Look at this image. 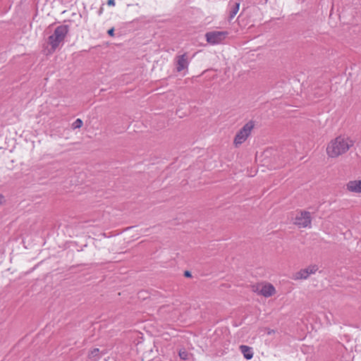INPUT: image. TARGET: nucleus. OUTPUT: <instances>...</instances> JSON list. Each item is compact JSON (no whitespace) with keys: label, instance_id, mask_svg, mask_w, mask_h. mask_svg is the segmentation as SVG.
I'll return each mask as SVG.
<instances>
[{"label":"nucleus","instance_id":"ddd939ff","mask_svg":"<svg viewBox=\"0 0 361 361\" xmlns=\"http://www.w3.org/2000/svg\"><path fill=\"white\" fill-rule=\"evenodd\" d=\"M241 353L246 360H250L253 357V350L251 347L247 345H241L240 346Z\"/></svg>","mask_w":361,"mask_h":361},{"label":"nucleus","instance_id":"39448f33","mask_svg":"<svg viewBox=\"0 0 361 361\" xmlns=\"http://www.w3.org/2000/svg\"><path fill=\"white\" fill-rule=\"evenodd\" d=\"M228 35L227 32L224 31H212L206 33L207 42L211 44L221 43Z\"/></svg>","mask_w":361,"mask_h":361},{"label":"nucleus","instance_id":"dca6fc26","mask_svg":"<svg viewBox=\"0 0 361 361\" xmlns=\"http://www.w3.org/2000/svg\"><path fill=\"white\" fill-rule=\"evenodd\" d=\"M107 34L111 36V37H114V27H111L110 28L108 31H107Z\"/></svg>","mask_w":361,"mask_h":361},{"label":"nucleus","instance_id":"2eb2a0df","mask_svg":"<svg viewBox=\"0 0 361 361\" xmlns=\"http://www.w3.org/2000/svg\"><path fill=\"white\" fill-rule=\"evenodd\" d=\"M178 355L180 358L183 360H186L188 359V353L185 350H180L178 353Z\"/></svg>","mask_w":361,"mask_h":361},{"label":"nucleus","instance_id":"a211bd4d","mask_svg":"<svg viewBox=\"0 0 361 361\" xmlns=\"http://www.w3.org/2000/svg\"><path fill=\"white\" fill-rule=\"evenodd\" d=\"M107 5L110 6H113L115 5V1L114 0H108L107 1Z\"/></svg>","mask_w":361,"mask_h":361},{"label":"nucleus","instance_id":"7ed1b4c3","mask_svg":"<svg viewBox=\"0 0 361 361\" xmlns=\"http://www.w3.org/2000/svg\"><path fill=\"white\" fill-rule=\"evenodd\" d=\"M254 127L255 122L250 121L240 128L234 137L233 143L235 147H238L247 140Z\"/></svg>","mask_w":361,"mask_h":361},{"label":"nucleus","instance_id":"f3484780","mask_svg":"<svg viewBox=\"0 0 361 361\" xmlns=\"http://www.w3.org/2000/svg\"><path fill=\"white\" fill-rule=\"evenodd\" d=\"M183 275L186 278L192 277V274H191V272L190 271H185Z\"/></svg>","mask_w":361,"mask_h":361},{"label":"nucleus","instance_id":"0eeeda50","mask_svg":"<svg viewBox=\"0 0 361 361\" xmlns=\"http://www.w3.org/2000/svg\"><path fill=\"white\" fill-rule=\"evenodd\" d=\"M189 61L188 59L187 53L177 56L176 58V68L178 72H181L185 69H188Z\"/></svg>","mask_w":361,"mask_h":361},{"label":"nucleus","instance_id":"1a4fd4ad","mask_svg":"<svg viewBox=\"0 0 361 361\" xmlns=\"http://www.w3.org/2000/svg\"><path fill=\"white\" fill-rule=\"evenodd\" d=\"M348 191L355 193H361V180H350L346 184Z\"/></svg>","mask_w":361,"mask_h":361},{"label":"nucleus","instance_id":"9d476101","mask_svg":"<svg viewBox=\"0 0 361 361\" xmlns=\"http://www.w3.org/2000/svg\"><path fill=\"white\" fill-rule=\"evenodd\" d=\"M276 292L274 286L271 283L265 284L259 290V294L264 297L268 298L272 296Z\"/></svg>","mask_w":361,"mask_h":361},{"label":"nucleus","instance_id":"9b49d317","mask_svg":"<svg viewBox=\"0 0 361 361\" xmlns=\"http://www.w3.org/2000/svg\"><path fill=\"white\" fill-rule=\"evenodd\" d=\"M105 354V352L100 351L99 348H94L91 349L88 353V359L91 361L99 360L102 355Z\"/></svg>","mask_w":361,"mask_h":361},{"label":"nucleus","instance_id":"6e6552de","mask_svg":"<svg viewBox=\"0 0 361 361\" xmlns=\"http://www.w3.org/2000/svg\"><path fill=\"white\" fill-rule=\"evenodd\" d=\"M317 270V265H310L308 267L301 269L298 273H296L295 279H306L309 277L310 274L316 273Z\"/></svg>","mask_w":361,"mask_h":361},{"label":"nucleus","instance_id":"f257e3e1","mask_svg":"<svg viewBox=\"0 0 361 361\" xmlns=\"http://www.w3.org/2000/svg\"><path fill=\"white\" fill-rule=\"evenodd\" d=\"M354 145V141L344 136H338L332 140L326 147V153L329 157L336 158L345 154Z\"/></svg>","mask_w":361,"mask_h":361},{"label":"nucleus","instance_id":"4468645a","mask_svg":"<svg viewBox=\"0 0 361 361\" xmlns=\"http://www.w3.org/2000/svg\"><path fill=\"white\" fill-rule=\"evenodd\" d=\"M82 126V121L80 118H77L72 124L73 129L80 128Z\"/></svg>","mask_w":361,"mask_h":361},{"label":"nucleus","instance_id":"f8f14e48","mask_svg":"<svg viewBox=\"0 0 361 361\" xmlns=\"http://www.w3.org/2000/svg\"><path fill=\"white\" fill-rule=\"evenodd\" d=\"M229 20H231L235 17L239 11L240 2L234 0H231L229 2Z\"/></svg>","mask_w":361,"mask_h":361},{"label":"nucleus","instance_id":"20e7f679","mask_svg":"<svg viewBox=\"0 0 361 361\" xmlns=\"http://www.w3.org/2000/svg\"><path fill=\"white\" fill-rule=\"evenodd\" d=\"M294 224L299 228L311 227L312 217L310 212L307 211H300L295 216Z\"/></svg>","mask_w":361,"mask_h":361},{"label":"nucleus","instance_id":"f03ea898","mask_svg":"<svg viewBox=\"0 0 361 361\" xmlns=\"http://www.w3.org/2000/svg\"><path fill=\"white\" fill-rule=\"evenodd\" d=\"M68 31L69 27L67 25H61L55 28L54 33L48 37V44L51 46V51H54L63 43Z\"/></svg>","mask_w":361,"mask_h":361},{"label":"nucleus","instance_id":"423d86ee","mask_svg":"<svg viewBox=\"0 0 361 361\" xmlns=\"http://www.w3.org/2000/svg\"><path fill=\"white\" fill-rule=\"evenodd\" d=\"M329 90V85L325 82H317L311 87L312 94L314 98L318 99L325 95Z\"/></svg>","mask_w":361,"mask_h":361}]
</instances>
